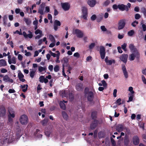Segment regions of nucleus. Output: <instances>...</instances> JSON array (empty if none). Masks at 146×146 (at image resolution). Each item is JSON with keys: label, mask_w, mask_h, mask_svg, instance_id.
<instances>
[{"label": "nucleus", "mask_w": 146, "mask_h": 146, "mask_svg": "<svg viewBox=\"0 0 146 146\" xmlns=\"http://www.w3.org/2000/svg\"><path fill=\"white\" fill-rule=\"evenodd\" d=\"M21 31L19 32L18 30H16L15 31L13 32L14 34H18L19 35H22V33L21 32V30L20 29Z\"/></svg>", "instance_id": "obj_60"}, {"label": "nucleus", "mask_w": 146, "mask_h": 146, "mask_svg": "<svg viewBox=\"0 0 146 146\" xmlns=\"http://www.w3.org/2000/svg\"><path fill=\"white\" fill-rule=\"evenodd\" d=\"M100 53L102 59H104L105 56L106 52V49L103 46H100Z\"/></svg>", "instance_id": "obj_3"}, {"label": "nucleus", "mask_w": 146, "mask_h": 146, "mask_svg": "<svg viewBox=\"0 0 146 146\" xmlns=\"http://www.w3.org/2000/svg\"><path fill=\"white\" fill-rule=\"evenodd\" d=\"M51 133L50 131H46L45 132V135L48 137H50Z\"/></svg>", "instance_id": "obj_44"}, {"label": "nucleus", "mask_w": 146, "mask_h": 146, "mask_svg": "<svg viewBox=\"0 0 146 146\" xmlns=\"http://www.w3.org/2000/svg\"><path fill=\"white\" fill-rule=\"evenodd\" d=\"M49 53L50 55L53 56L54 57H55L58 55V54H56L52 52L51 50L49 51Z\"/></svg>", "instance_id": "obj_43"}, {"label": "nucleus", "mask_w": 146, "mask_h": 146, "mask_svg": "<svg viewBox=\"0 0 146 146\" xmlns=\"http://www.w3.org/2000/svg\"><path fill=\"white\" fill-rule=\"evenodd\" d=\"M61 25L60 22L57 20L54 21V29L55 31H56L58 29V26H59Z\"/></svg>", "instance_id": "obj_12"}, {"label": "nucleus", "mask_w": 146, "mask_h": 146, "mask_svg": "<svg viewBox=\"0 0 146 146\" xmlns=\"http://www.w3.org/2000/svg\"><path fill=\"white\" fill-rule=\"evenodd\" d=\"M18 77L19 79L21 78H23L24 77V75L20 71H19V72L18 73Z\"/></svg>", "instance_id": "obj_32"}, {"label": "nucleus", "mask_w": 146, "mask_h": 146, "mask_svg": "<svg viewBox=\"0 0 146 146\" xmlns=\"http://www.w3.org/2000/svg\"><path fill=\"white\" fill-rule=\"evenodd\" d=\"M95 46V43H92L90 44L89 46V48L90 49H92Z\"/></svg>", "instance_id": "obj_49"}, {"label": "nucleus", "mask_w": 146, "mask_h": 146, "mask_svg": "<svg viewBox=\"0 0 146 146\" xmlns=\"http://www.w3.org/2000/svg\"><path fill=\"white\" fill-rule=\"evenodd\" d=\"M62 116L64 119L66 120L68 119V115L65 111H62Z\"/></svg>", "instance_id": "obj_27"}, {"label": "nucleus", "mask_w": 146, "mask_h": 146, "mask_svg": "<svg viewBox=\"0 0 146 146\" xmlns=\"http://www.w3.org/2000/svg\"><path fill=\"white\" fill-rule=\"evenodd\" d=\"M133 95H131V96L129 97V100L127 101V102H129L132 101L133 100Z\"/></svg>", "instance_id": "obj_57"}, {"label": "nucleus", "mask_w": 146, "mask_h": 146, "mask_svg": "<svg viewBox=\"0 0 146 146\" xmlns=\"http://www.w3.org/2000/svg\"><path fill=\"white\" fill-rule=\"evenodd\" d=\"M45 4V3H42L39 7L38 13H39L41 15H42L44 14V9Z\"/></svg>", "instance_id": "obj_6"}, {"label": "nucleus", "mask_w": 146, "mask_h": 146, "mask_svg": "<svg viewBox=\"0 0 146 146\" xmlns=\"http://www.w3.org/2000/svg\"><path fill=\"white\" fill-rule=\"evenodd\" d=\"M89 92V89L87 87H86L84 91L85 95H87L88 94Z\"/></svg>", "instance_id": "obj_50"}, {"label": "nucleus", "mask_w": 146, "mask_h": 146, "mask_svg": "<svg viewBox=\"0 0 146 146\" xmlns=\"http://www.w3.org/2000/svg\"><path fill=\"white\" fill-rule=\"evenodd\" d=\"M15 138L13 136H11V137H10L9 138V143H11L13 141L15 140Z\"/></svg>", "instance_id": "obj_34"}, {"label": "nucleus", "mask_w": 146, "mask_h": 146, "mask_svg": "<svg viewBox=\"0 0 146 146\" xmlns=\"http://www.w3.org/2000/svg\"><path fill=\"white\" fill-rule=\"evenodd\" d=\"M94 97V93L92 91H90L88 94L87 99L88 101L92 102L93 100Z\"/></svg>", "instance_id": "obj_13"}, {"label": "nucleus", "mask_w": 146, "mask_h": 146, "mask_svg": "<svg viewBox=\"0 0 146 146\" xmlns=\"http://www.w3.org/2000/svg\"><path fill=\"white\" fill-rule=\"evenodd\" d=\"M110 140L113 146H115L116 145V143L115 141L112 137H111L110 138Z\"/></svg>", "instance_id": "obj_48"}, {"label": "nucleus", "mask_w": 146, "mask_h": 146, "mask_svg": "<svg viewBox=\"0 0 146 146\" xmlns=\"http://www.w3.org/2000/svg\"><path fill=\"white\" fill-rule=\"evenodd\" d=\"M127 46V44L124 43L121 45V48L124 51L126 50V48Z\"/></svg>", "instance_id": "obj_51"}, {"label": "nucleus", "mask_w": 146, "mask_h": 146, "mask_svg": "<svg viewBox=\"0 0 146 146\" xmlns=\"http://www.w3.org/2000/svg\"><path fill=\"white\" fill-rule=\"evenodd\" d=\"M35 34L36 35L38 34L40 35H42V31L41 30H40L39 29H37L36 30V31L35 32Z\"/></svg>", "instance_id": "obj_36"}, {"label": "nucleus", "mask_w": 146, "mask_h": 146, "mask_svg": "<svg viewBox=\"0 0 146 146\" xmlns=\"http://www.w3.org/2000/svg\"><path fill=\"white\" fill-rule=\"evenodd\" d=\"M133 142L135 145H138L139 142V139L137 136H134L133 138Z\"/></svg>", "instance_id": "obj_14"}, {"label": "nucleus", "mask_w": 146, "mask_h": 146, "mask_svg": "<svg viewBox=\"0 0 146 146\" xmlns=\"http://www.w3.org/2000/svg\"><path fill=\"white\" fill-rule=\"evenodd\" d=\"M48 122V119H44L42 121V125L44 126L46 125Z\"/></svg>", "instance_id": "obj_35"}, {"label": "nucleus", "mask_w": 146, "mask_h": 146, "mask_svg": "<svg viewBox=\"0 0 146 146\" xmlns=\"http://www.w3.org/2000/svg\"><path fill=\"white\" fill-rule=\"evenodd\" d=\"M35 71H32L30 72V76L32 78H33L35 75Z\"/></svg>", "instance_id": "obj_42"}, {"label": "nucleus", "mask_w": 146, "mask_h": 146, "mask_svg": "<svg viewBox=\"0 0 146 146\" xmlns=\"http://www.w3.org/2000/svg\"><path fill=\"white\" fill-rule=\"evenodd\" d=\"M103 17H102L100 16L98 17L96 19V21L98 22H99L102 20Z\"/></svg>", "instance_id": "obj_58"}, {"label": "nucleus", "mask_w": 146, "mask_h": 146, "mask_svg": "<svg viewBox=\"0 0 146 146\" xmlns=\"http://www.w3.org/2000/svg\"><path fill=\"white\" fill-rule=\"evenodd\" d=\"M94 120V121L92 122L90 125V128L92 129H94L97 126L98 124V121L96 119Z\"/></svg>", "instance_id": "obj_11"}, {"label": "nucleus", "mask_w": 146, "mask_h": 146, "mask_svg": "<svg viewBox=\"0 0 146 146\" xmlns=\"http://www.w3.org/2000/svg\"><path fill=\"white\" fill-rule=\"evenodd\" d=\"M133 53L131 54L129 57V59L130 61H133L135 59L136 57L137 59L139 58V54L138 52H133Z\"/></svg>", "instance_id": "obj_2"}, {"label": "nucleus", "mask_w": 146, "mask_h": 146, "mask_svg": "<svg viewBox=\"0 0 146 146\" xmlns=\"http://www.w3.org/2000/svg\"><path fill=\"white\" fill-rule=\"evenodd\" d=\"M82 13H88V10L87 8L85 7L82 8Z\"/></svg>", "instance_id": "obj_47"}, {"label": "nucleus", "mask_w": 146, "mask_h": 146, "mask_svg": "<svg viewBox=\"0 0 146 146\" xmlns=\"http://www.w3.org/2000/svg\"><path fill=\"white\" fill-rule=\"evenodd\" d=\"M3 80L5 82H9L10 83H13V80L11 79H10L7 75H6L3 77Z\"/></svg>", "instance_id": "obj_16"}, {"label": "nucleus", "mask_w": 146, "mask_h": 146, "mask_svg": "<svg viewBox=\"0 0 146 146\" xmlns=\"http://www.w3.org/2000/svg\"><path fill=\"white\" fill-rule=\"evenodd\" d=\"M142 11L144 15L146 17V9L144 7L142 9Z\"/></svg>", "instance_id": "obj_56"}, {"label": "nucleus", "mask_w": 146, "mask_h": 146, "mask_svg": "<svg viewBox=\"0 0 146 146\" xmlns=\"http://www.w3.org/2000/svg\"><path fill=\"white\" fill-rule=\"evenodd\" d=\"M110 3V1L109 0H106L104 3L103 5L106 6L108 5Z\"/></svg>", "instance_id": "obj_53"}, {"label": "nucleus", "mask_w": 146, "mask_h": 146, "mask_svg": "<svg viewBox=\"0 0 146 146\" xmlns=\"http://www.w3.org/2000/svg\"><path fill=\"white\" fill-rule=\"evenodd\" d=\"M24 21L27 25H29L31 23V20L28 18H25L24 19Z\"/></svg>", "instance_id": "obj_28"}, {"label": "nucleus", "mask_w": 146, "mask_h": 146, "mask_svg": "<svg viewBox=\"0 0 146 146\" xmlns=\"http://www.w3.org/2000/svg\"><path fill=\"white\" fill-rule=\"evenodd\" d=\"M129 143V140L128 137L125 136L124 139V144L125 145L127 146Z\"/></svg>", "instance_id": "obj_22"}, {"label": "nucleus", "mask_w": 146, "mask_h": 146, "mask_svg": "<svg viewBox=\"0 0 146 146\" xmlns=\"http://www.w3.org/2000/svg\"><path fill=\"white\" fill-rule=\"evenodd\" d=\"M48 18L49 20H51L50 22H52V15L50 14H48Z\"/></svg>", "instance_id": "obj_63"}, {"label": "nucleus", "mask_w": 146, "mask_h": 146, "mask_svg": "<svg viewBox=\"0 0 146 146\" xmlns=\"http://www.w3.org/2000/svg\"><path fill=\"white\" fill-rule=\"evenodd\" d=\"M28 86L27 84H24V85H21L20 86V87L22 89H23L26 87L25 89H23L22 90L23 92H25L27 91Z\"/></svg>", "instance_id": "obj_24"}, {"label": "nucleus", "mask_w": 146, "mask_h": 146, "mask_svg": "<svg viewBox=\"0 0 146 146\" xmlns=\"http://www.w3.org/2000/svg\"><path fill=\"white\" fill-rule=\"evenodd\" d=\"M28 32L30 33L27 34V38L29 37L30 38H32L33 36V35L32 33H31L30 31H29Z\"/></svg>", "instance_id": "obj_39"}, {"label": "nucleus", "mask_w": 146, "mask_h": 146, "mask_svg": "<svg viewBox=\"0 0 146 146\" xmlns=\"http://www.w3.org/2000/svg\"><path fill=\"white\" fill-rule=\"evenodd\" d=\"M141 17V15L139 14H136L135 15V19H139Z\"/></svg>", "instance_id": "obj_54"}, {"label": "nucleus", "mask_w": 146, "mask_h": 146, "mask_svg": "<svg viewBox=\"0 0 146 146\" xmlns=\"http://www.w3.org/2000/svg\"><path fill=\"white\" fill-rule=\"evenodd\" d=\"M128 55L127 54L121 55L119 57L120 59L124 63H126L127 61Z\"/></svg>", "instance_id": "obj_9"}, {"label": "nucleus", "mask_w": 146, "mask_h": 146, "mask_svg": "<svg viewBox=\"0 0 146 146\" xmlns=\"http://www.w3.org/2000/svg\"><path fill=\"white\" fill-rule=\"evenodd\" d=\"M9 139L7 138H6L5 137V139L3 140V143H9Z\"/></svg>", "instance_id": "obj_59"}, {"label": "nucleus", "mask_w": 146, "mask_h": 146, "mask_svg": "<svg viewBox=\"0 0 146 146\" xmlns=\"http://www.w3.org/2000/svg\"><path fill=\"white\" fill-rule=\"evenodd\" d=\"M142 27L143 28V31H146V25L145 24H143L142 25Z\"/></svg>", "instance_id": "obj_64"}, {"label": "nucleus", "mask_w": 146, "mask_h": 146, "mask_svg": "<svg viewBox=\"0 0 146 146\" xmlns=\"http://www.w3.org/2000/svg\"><path fill=\"white\" fill-rule=\"evenodd\" d=\"M83 85L81 83H79L76 84L75 86L76 89L78 91H81L83 90Z\"/></svg>", "instance_id": "obj_17"}, {"label": "nucleus", "mask_w": 146, "mask_h": 146, "mask_svg": "<svg viewBox=\"0 0 146 146\" xmlns=\"http://www.w3.org/2000/svg\"><path fill=\"white\" fill-rule=\"evenodd\" d=\"M138 23L139 22L138 21H135L131 23V25L133 27H135Z\"/></svg>", "instance_id": "obj_40"}, {"label": "nucleus", "mask_w": 146, "mask_h": 146, "mask_svg": "<svg viewBox=\"0 0 146 146\" xmlns=\"http://www.w3.org/2000/svg\"><path fill=\"white\" fill-rule=\"evenodd\" d=\"M0 112L3 115H4L5 114L6 110L4 107H2L0 108Z\"/></svg>", "instance_id": "obj_23"}, {"label": "nucleus", "mask_w": 146, "mask_h": 146, "mask_svg": "<svg viewBox=\"0 0 146 146\" xmlns=\"http://www.w3.org/2000/svg\"><path fill=\"white\" fill-rule=\"evenodd\" d=\"M74 34H76L78 38H82L83 36V33L78 29H75L74 31Z\"/></svg>", "instance_id": "obj_5"}, {"label": "nucleus", "mask_w": 146, "mask_h": 146, "mask_svg": "<svg viewBox=\"0 0 146 146\" xmlns=\"http://www.w3.org/2000/svg\"><path fill=\"white\" fill-rule=\"evenodd\" d=\"M88 4L90 7H94L96 4V0H88Z\"/></svg>", "instance_id": "obj_18"}, {"label": "nucleus", "mask_w": 146, "mask_h": 146, "mask_svg": "<svg viewBox=\"0 0 146 146\" xmlns=\"http://www.w3.org/2000/svg\"><path fill=\"white\" fill-rule=\"evenodd\" d=\"M142 81L143 82V83L146 84V79L144 77V76L143 75L142 76Z\"/></svg>", "instance_id": "obj_61"}, {"label": "nucleus", "mask_w": 146, "mask_h": 146, "mask_svg": "<svg viewBox=\"0 0 146 146\" xmlns=\"http://www.w3.org/2000/svg\"><path fill=\"white\" fill-rule=\"evenodd\" d=\"M7 62L4 59L0 60V67L5 66L7 65Z\"/></svg>", "instance_id": "obj_21"}, {"label": "nucleus", "mask_w": 146, "mask_h": 146, "mask_svg": "<svg viewBox=\"0 0 146 146\" xmlns=\"http://www.w3.org/2000/svg\"><path fill=\"white\" fill-rule=\"evenodd\" d=\"M129 48L131 51L132 52H138L137 48L133 44H130L129 45Z\"/></svg>", "instance_id": "obj_19"}, {"label": "nucleus", "mask_w": 146, "mask_h": 146, "mask_svg": "<svg viewBox=\"0 0 146 146\" xmlns=\"http://www.w3.org/2000/svg\"><path fill=\"white\" fill-rule=\"evenodd\" d=\"M118 7L119 9L122 11L125 10L127 11L129 10L127 6L123 4H119Z\"/></svg>", "instance_id": "obj_7"}, {"label": "nucleus", "mask_w": 146, "mask_h": 146, "mask_svg": "<svg viewBox=\"0 0 146 146\" xmlns=\"http://www.w3.org/2000/svg\"><path fill=\"white\" fill-rule=\"evenodd\" d=\"M124 127L123 124H118L116 127V129L118 132H120L123 131Z\"/></svg>", "instance_id": "obj_15"}, {"label": "nucleus", "mask_w": 146, "mask_h": 146, "mask_svg": "<svg viewBox=\"0 0 146 146\" xmlns=\"http://www.w3.org/2000/svg\"><path fill=\"white\" fill-rule=\"evenodd\" d=\"M61 5L63 9L65 11L68 10L70 8V5L68 3H61Z\"/></svg>", "instance_id": "obj_8"}, {"label": "nucleus", "mask_w": 146, "mask_h": 146, "mask_svg": "<svg viewBox=\"0 0 146 146\" xmlns=\"http://www.w3.org/2000/svg\"><path fill=\"white\" fill-rule=\"evenodd\" d=\"M97 112L96 111H94L91 113V117L93 120L96 119L97 118Z\"/></svg>", "instance_id": "obj_20"}, {"label": "nucleus", "mask_w": 146, "mask_h": 146, "mask_svg": "<svg viewBox=\"0 0 146 146\" xmlns=\"http://www.w3.org/2000/svg\"><path fill=\"white\" fill-rule=\"evenodd\" d=\"M73 56L74 57H76L77 58H78L80 57V54L78 52L74 53Z\"/></svg>", "instance_id": "obj_55"}, {"label": "nucleus", "mask_w": 146, "mask_h": 146, "mask_svg": "<svg viewBox=\"0 0 146 146\" xmlns=\"http://www.w3.org/2000/svg\"><path fill=\"white\" fill-rule=\"evenodd\" d=\"M69 98L70 100L71 101H72L74 99V96L72 92H69Z\"/></svg>", "instance_id": "obj_26"}, {"label": "nucleus", "mask_w": 146, "mask_h": 146, "mask_svg": "<svg viewBox=\"0 0 146 146\" xmlns=\"http://www.w3.org/2000/svg\"><path fill=\"white\" fill-rule=\"evenodd\" d=\"M46 69V67H43L42 66H40L38 68V70L40 72L45 70Z\"/></svg>", "instance_id": "obj_38"}, {"label": "nucleus", "mask_w": 146, "mask_h": 146, "mask_svg": "<svg viewBox=\"0 0 146 146\" xmlns=\"http://www.w3.org/2000/svg\"><path fill=\"white\" fill-rule=\"evenodd\" d=\"M54 72H58L59 70V66L57 65H56L54 66Z\"/></svg>", "instance_id": "obj_41"}, {"label": "nucleus", "mask_w": 146, "mask_h": 146, "mask_svg": "<svg viewBox=\"0 0 146 146\" xmlns=\"http://www.w3.org/2000/svg\"><path fill=\"white\" fill-rule=\"evenodd\" d=\"M124 129L125 130V132L127 133V134H129V133L130 132V130L129 128L126 127H125Z\"/></svg>", "instance_id": "obj_62"}, {"label": "nucleus", "mask_w": 146, "mask_h": 146, "mask_svg": "<svg viewBox=\"0 0 146 146\" xmlns=\"http://www.w3.org/2000/svg\"><path fill=\"white\" fill-rule=\"evenodd\" d=\"M62 62L64 64L67 65L68 62V59L67 58L64 57L62 59Z\"/></svg>", "instance_id": "obj_29"}, {"label": "nucleus", "mask_w": 146, "mask_h": 146, "mask_svg": "<svg viewBox=\"0 0 146 146\" xmlns=\"http://www.w3.org/2000/svg\"><path fill=\"white\" fill-rule=\"evenodd\" d=\"M96 19V16L95 15H93L91 17V19L92 21L95 20Z\"/></svg>", "instance_id": "obj_52"}, {"label": "nucleus", "mask_w": 146, "mask_h": 146, "mask_svg": "<svg viewBox=\"0 0 146 146\" xmlns=\"http://www.w3.org/2000/svg\"><path fill=\"white\" fill-rule=\"evenodd\" d=\"M44 78H45L44 76H40L39 78V82L41 83H43Z\"/></svg>", "instance_id": "obj_45"}, {"label": "nucleus", "mask_w": 146, "mask_h": 146, "mask_svg": "<svg viewBox=\"0 0 146 146\" xmlns=\"http://www.w3.org/2000/svg\"><path fill=\"white\" fill-rule=\"evenodd\" d=\"M115 61L114 60H108V62H107V63H106L107 65H111L112 63H115Z\"/></svg>", "instance_id": "obj_31"}, {"label": "nucleus", "mask_w": 146, "mask_h": 146, "mask_svg": "<svg viewBox=\"0 0 146 146\" xmlns=\"http://www.w3.org/2000/svg\"><path fill=\"white\" fill-rule=\"evenodd\" d=\"M59 105L60 107V108L61 109L63 110H65L66 109V107L65 104L64 103H63L62 102H61V101H60L59 103Z\"/></svg>", "instance_id": "obj_25"}, {"label": "nucleus", "mask_w": 146, "mask_h": 146, "mask_svg": "<svg viewBox=\"0 0 146 146\" xmlns=\"http://www.w3.org/2000/svg\"><path fill=\"white\" fill-rule=\"evenodd\" d=\"M135 32L133 30H131L128 32V35L129 36H132L134 34Z\"/></svg>", "instance_id": "obj_33"}, {"label": "nucleus", "mask_w": 146, "mask_h": 146, "mask_svg": "<svg viewBox=\"0 0 146 146\" xmlns=\"http://www.w3.org/2000/svg\"><path fill=\"white\" fill-rule=\"evenodd\" d=\"M122 70L123 71V74L125 78H126L128 77V73L126 69V67L124 64H122L121 65Z\"/></svg>", "instance_id": "obj_10"}, {"label": "nucleus", "mask_w": 146, "mask_h": 146, "mask_svg": "<svg viewBox=\"0 0 146 146\" xmlns=\"http://www.w3.org/2000/svg\"><path fill=\"white\" fill-rule=\"evenodd\" d=\"M101 82L102 83V86H103L105 87V88H106L107 87V84L104 80H103Z\"/></svg>", "instance_id": "obj_46"}, {"label": "nucleus", "mask_w": 146, "mask_h": 146, "mask_svg": "<svg viewBox=\"0 0 146 146\" xmlns=\"http://www.w3.org/2000/svg\"><path fill=\"white\" fill-rule=\"evenodd\" d=\"M121 100L120 98L118 99L115 102V103L119 106L121 104Z\"/></svg>", "instance_id": "obj_37"}, {"label": "nucleus", "mask_w": 146, "mask_h": 146, "mask_svg": "<svg viewBox=\"0 0 146 146\" xmlns=\"http://www.w3.org/2000/svg\"><path fill=\"white\" fill-rule=\"evenodd\" d=\"M20 122L22 124H26L28 123V117L25 115H22L20 118Z\"/></svg>", "instance_id": "obj_1"}, {"label": "nucleus", "mask_w": 146, "mask_h": 146, "mask_svg": "<svg viewBox=\"0 0 146 146\" xmlns=\"http://www.w3.org/2000/svg\"><path fill=\"white\" fill-rule=\"evenodd\" d=\"M118 29L120 30L123 29L125 25V21L124 19L120 20L118 23Z\"/></svg>", "instance_id": "obj_4"}, {"label": "nucleus", "mask_w": 146, "mask_h": 146, "mask_svg": "<svg viewBox=\"0 0 146 146\" xmlns=\"http://www.w3.org/2000/svg\"><path fill=\"white\" fill-rule=\"evenodd\" d=\"M49 38L50 40L52 42H56V40H55L53 36L51 35H50L49 36Z\"/></svg>", "instance_id": "obj_30"}]
</instances>
